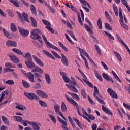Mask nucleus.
Instances as JSON below:
<instances>
[{"instance_id": "obj_1", "label": "nucleus", "mask_w": 130, "mask_h": 130, "mask_svg": "<svg viewBox=\"0 0 130 130\" xmlns=\"http://www.w3.org/2000/svg\"><path fill=\"white\" fill-rule=\"evenodd\" d=\"M31 36L30 37L32 38V39H34L35 40H36L37 39H39V42L41 43H42V40H41V37L39 36V34H41V31L40 30L38 29H35L31 31Z\"/></svg>"}, {"instance_id": "obj_2", "label": "nucleus", "mask_w": 130, "mask_h": 130, "mask_svg": "<svg viewBox=\"0 0 130 130\" xmlns=\"http://www.w3.org/2000/svg\"><path fill=\"white\" fill-rule=\"evenodd\" d=\"M119 16L120 17V23L121 26L125 30H128V26L123 22V16L122 15V11L121 8H119Z\"/></svg>"}, {"instance_id": "obj_3", "label": "nucleus", "mask_w": 130, "mask_h": 130, "mask_svg": "<svg viewBox=\"0 0 130 130\" xmlns=\"http://www.w3.org/2000/svg\"><path fill=\"white\" fill-rule=\"evenodd\" d=\"M42 38L44 40V41L45 42L47 46H49L50 48H53V49H55V50H57V51H59L60 52H61L58 48H57L56 46L53 45L52 44L50 43V42L47 41V38H46V37L44 36V35H42Z\"/></svg>"}, {"instance_id": "obj_4", "label": "nucleus", "mask_w": 130, "mask_h": 130, "mask_svg": "<svg viewBox=\"0 0 130 130\" xmlns=\"http://www.w3.org/2000/svg\"><path fill=\"white\" fill-rule=\"evenodd\" d=\"M72 84L73 85L70 84H66V86H67V87L68 88V89H69V90H70V91H72V92H74V93H78L79 91L78 90V89H77V88H76V82H75L74 80L72 81H70V82H69V84Z\"/></svg>"}, {"instance_id": "obj_5", "label": "nucleus", "mask_w": 130, "mask_h": 130, "mask_svg": "<svg viewBox=\"0 0 130 130\" xmlns=\"http://www.w3.org/2000/svg\"><path fill=\"white\" fill-rule=\"evenodd\" d=\"M65 97L67 99V100L69 102H70V103H71V104H73V105H74V106H75L76 107H77L78 114H79V115L80 116H82V115H81V113L79 111V109L78 108V103L75 100H74L73 99H72L71 98L68 96V95L67 94H65Z\"/></svg>"}, {"instance_id": "obj_6", "label": "nucleus", "mask_w": 130, "mask_h": 130, "mask_svg": "<svg viewBox=\"0 0 130 130\" xmlns=\"http://www.w3.org/2000/svg\"><path fill=\"white\" fill-rule=\"evenodd\" d=\"M78 71L84 78V79H83V82H84V83H85L86 85L89 86V87H90V88H93V84L91 83V82H90L89 81H88V78H87V76H86V75L84 74L83 72H82V71H81L80 69H78Z\"/></svg>"}, {"instance_id": "obj_7", "label": "nucleus", "mask_w": 130, "mask_h": 130, "mask_svg": "<svg viewBox=\"0 0 130 130\" xmlns=\"http://www.w3.org/2000/svg\"><path fill=\"white\" fill-rule=\"evenodd\" d=\"M54 109L56 113V114H59V115H60L61 117H62V118H63V119H64V120H67V119H66V117H64V116H63V115L62 114V113L61 112H60V106H59V105H55L54 106Z\"/></svg>"}, {"instance_id": "obj_8", "label": "nucleus", "mask_w": 130, "mask_h": 130, "mask_svg": "<svg viewBox=\"0 0 130 130\" xmlns=\"http://www.w3.org/2000/svg\"><path fill=\"white\" fill-rule=\"evenodd\" d=\"M24 94L25 96H26V97L29 98L30 100H33L34 99H35V100H38L39 99L38 96L33 93H28L27 92H24Z\"/></svg>"}, {"instance_id": "obj_9", "label": "nucleus", "mask_w": 130, "mask_h": 130, "mask_svg": "<svg viewBox=\"0 0 130 130\" xmlns=\"http://www.w3.org/2000/svg\"><path fill=\"white\" fill-rule=\"evenodd\" d=\"M94 91L93 93L94 97L96 98V100H98V101H99L100 103H101V104H105V102H104L103 100L99 99V98L97 95H96L99 94V90H98V88H97V87L94 86Z\"/></svg>"}, {"instance_id": "obj_10", "label": "nucleus", "mask_w": 130, "mask_h": 130, "mask_svg": "<svg viewBox=\"0 0 130 130\" xmlns=\"http://www.w3.org/2000/svg\"><path fill=\"white\" fill-rule=\"evenodd\" d=\"M42 22L43 23V24H44V25H46V29H47V30H48V31H49L50 32H51V33H54V30H53V29H52V28L50 27V26H51V24L47 20L43 19L42 20Z\"/></svg>"}, {"instance_id": "obj_11", "label": "nucleus", "mask_w": 130, "mask_h": 130, "mask_svg": "<svg viewBox=\"0 0 130 130\" xmlns=\"http://www.w3.org/2000/svg\"><path fill=\"white\" fill-rule=\"evenodd\" d=\"M36 93L38 96L41 97L42 98H48V95L47 93H45L42 90H36Z\"/></svg>"}, {"instance_id": "obj_12", "label": "nucleus", "mask_w": 130, "mask_h": 130, "mask_svg": "<svg viewBox=\"0 0 130 130\" xmlns=\"http://www.w3.org/2000/svg\"><path fill=\"white\" fill-rule=\"evenodd\" d=\"M18 29L19 30V32L23 37H27L29 35V31L24 29L21 26H18Z\"/></svg>"}, {"instance_id": "obj_13", "label": "nucleus", "mask_w": 130, "mask_h": 130, "mask_svg": "<svg viewBox=\"0 0 130 130\" xmlns=\"http://www.w3.org/2000/svg\"><path fill=\"white\" fill-rule=\"evenodd\" d=\"M57 119L58 120L60 123H61V127L62 129L64 130H69L68 127H67V126L68 125V123L67 122L64 121V120H62V119L60 118V117L57 116Z\"/></svg>"}, {"instance_id": "obj_14", "label": "nucleus", "mask_w": 130, "mask_h": 130, "mask_svg": "<svg viewBox=\"0 0 130 130\" xmlns=\"http://www.w3.org/2000/svg\"><path fill=\"white\" fill-rule=\"evenodd\" d=\"M18 16L23 21H26L27 23H29V19H28V15L25 13H23L22 15L21 13L17 12Z\"/></svg>"}, {"instance_id": "obj_15", "label": "nucleus", "mask_w": 130, "mask_h": 130, "mask_svg": "<svg viewBox=\"0 0 130 130\" xmlns=\"http://www.w3.org/2000/svg\"><path fill=\"white\" fill-rule=\"evenodd\" d=\"M6 46H12V47H17V42H15V41H12L11 40H9L6 42Z\"/></svg>"}, {"instance_id": "obj_16", "label": "nucleus", "mask_w": 130, "mask_h": 130, "mask_svg": "<svg viewBox=\"0 0 130 130\" xmlns=\"http://www.w3.org/2000/svg\"><path fill=\"white\" fill-rule=\"evenodd\" d=\"M30 125L32 126V128L34 130H40V127L41 126V124L40 123L37 122H31V124H30Z\"/></svg>"}, {"instance_id": "obj_17", "label": "nucleus", "mask_w": 130, "mask_h": 130, "mask_svg": "<svg viewBox=\"0 0 130 130\" xmlns=\"http://www.w3.org/2000/svg\"><path fill=\"white\" fill-rule=\"evenodd\" d=\"M61 62L64 64V66H66V67H68L69 66V60H68V58H67V57L64 56L63 54H61Z\"/></svg>"}, {"instance_id": "obj_18", "label": "nucleus", "mask_w": 130, "mask_h": 130, "mask_svg": "<svg viewBox=\"0 0 130 130\" xmlns=\"http://www.w3.org/2000/svg\"><path fill=\"white\" fill-rule=\"evenodd\" d=\"M108 93L111 96L112 98H115L116 99H117V94L114 92V91L112 90L111 88H108L107 89Z\"/></svg>"}, {"instance_id": "obj_19", "label": "nucleus", "mask_w": 130, "mask_h": 130, "mask_svg": "<svg viewBox=\"0 0 130 130\" xmlns=\"http://www.w3.org/2000/svg\"><path fill=\"white\" fill-rule=\"evenodd\" d=\"M32 57H33L35 61H36V62H37V63L38 64H39V66H40V67L44 66V64L43 63V62H42V61H41V60H40V59H39V58H38V57H36V56L32 55Z\"/></svg>"}, {"instance_id": "obj_20", "label": "nucleus", "mask_w": 130, "mask_h": 130, "mask_svg": "<svg viewBox=\"0 0 130 130\" xmlns=\"http://www.w3.org/2000/svg\"><path fill=\"white\" fill-rule=\"evenodd\" d=\"M9 56L10 58V60L14 63H19V62H20V60L17 56L12 55H9Z\"/></svg>"}, {"instance_id": "obj_21", "label": "nucleus", "mask_w": 130, "mask_h": 130, "mask_svg": "<svg viewBox=\"0 0 130 130\" xmlns=\"http://www.w3.org/2000/svg\"><path fill=\"white\" fill-rule=\"evenodd\" d=\"M60 74L62 76V79L65 83H69V82H70V79L68 78V76H67V73L60 71Z\"/></svg>"}, {"instance_id": "obj_22", "label": "nucleus", "mask_w": 130, "mask_h": 130, "mask_svg": "<svg viewBox=\"0 0 130 130\" xmlns=\"http://www.w3.org/2000/svg\"><path fill=\"white\" fill-rule=\"evenodd\" d=\"M25 63L29 69H33L35 67V64L32 61H26Z\"/></svg>"}, {"instance_id": "obj_23", "label": "nucleus", "mask_w": 130, "mask_h": 130, "mask_svg": "<svg viewBox=\"0 0 130 130\" xmlns=\"http://www.w3.org/2000/svg\"><path fill=\"white\" fill-rule=\"evenodd\" d=\"M82 113H83V115L82 116V117H83V118H84L85 119H86V120H87V121L88 122L91 123V120H90L88 117L87 116L89 115L88 114V113H87V112H86V111H85V110L84 109V108H82Z\"/></svg>"}, {"instance_id": "obj_24", "label": "nucleus", "mask_w": 130, "mask_h": 130, "mask_svg": "<svg viewBox=\"0 0 130 130\" xmlns=\"http://www.w3.org/2000/svg\"><path fill=\"white\" fill-rule=\"evenodd\" d=\"M32 73H35V72H38L40 73V74H43V70L41 68L35 66V67L31 70Z\"/></svg>"}, {"instance_id": "obj_25", "label": "nucleus", "mask_w": 130, "mask_h": 130, "mask_svg": "<svg viewBox=\"0 0 130 130\" xmlns=\"http://www.w3.org/2000/svg\"><path fill=\"white\" fill-rule=\"evenodd\" d=\"M45 79L46 80V82L47 84L48 85H50V84H51V78L50 77V76L48 73L45 74Z\"/></svg>"}, {"instance_id": "obj_26", "label": "nucleus", "mask_w": 130, "mask_h": 130, "mask_svg": "<svg viewBox=\"0 0 130 130\" xmlns=\"http://www.w3.org/2000/svg\"><path fill=\"white\" fill-rule=\"evenodd\" d=\"M104 33L109 38V41L110 42V43H113V41L114 40V37L112 36V35H111L110 33L107 32V31H104Z\"/></svg>"}, {"instance_id": "obj_27", "label": "nucleus", "mask_w": 130, "mask_h": 130, "mask_svg": "<svg viewBox=\"0 0 130 130\" xmlns=\"http://www.w3.org/2000/svg\"><path fill=\"white\" fill-rule=\"evenodd\" d=\"M68 93L69 94V95H71V97H72L73 99H75V100H77V101H80V96H79L78 94L76 93H73L70 91H68Z\"/></svg>"}, {"instance_id": "obj_28", "label": "nucleus", "mask_w": 130, "mask_h": 130, "mask_svg": "<svg viewBox=\"0 0 130 130\" xmlns=\"http://www.w3.org/2000/svg\"><path fill=\"white\" fill-rule=\"evenodd\" d=\"M26 75L30 82H31V83H34V75H33V73L28 72Z\"/></svg>"}, {"instance_id": "obj_29", "label": "nucleus", "mask_w": 130, "mask_h": 130, "mask_svg": "<svg viewBox=\"0 0 130 130\" xmlns=\"http://www.w3.org/2000/svg\"><path fill=\"white\" fill-rule=\"evenodd\" d=\"M42 52H43V53H44V54L45 55L48 56V57H51V58H52V59H53V60H55V58L54 57V56H52V55H51V54H50L47 51H46L45 50H43L42 51Z\"/></svg>"}, {"instance_id": "obj_30", "label": "nucleus", "mask_w": 130, "mask_h": 130, "mask_svg": "<svg viewBox=\"0 0 130 130\" xmlns=\"http://www.w3.org/2000/svg\"><path fill=\"white\" fill-rule=\"evenodd\" d=\"M102 108L105 113L108 114V115H112V113L110 112L109 110L107 109V108H106V107H105L104 105L102 106Z\"/></svg>"}, {"instance_id": "obj_31", "label": "nucleus", "mask_w": 130, "mask_h": 130, "mask_svg": "<svg viewBox=\"0 0 130 130\" xmlns=\"http://www.w3.org/2000/svg\"><path fill=\"white\" fill-rule=\"evenodd\" d=\"M79 51L80 52L81 54H83V55H85V56H86L87 57L88 59H90L91 57L88 55V53L84 49H81V48H79Z\"/></svg>"}, {"instance_id": "obj_32", "label": "nucleus", "mask_w": 130, "mask_h": 130, "mask_svg": "<svg viewBox=\"0 0 130 130\" xmlns=\"http://www.w3.org/2000/svg\"><path fill=\"white\" fill-rule=\"evenodd\" d=\"M22 56L23 57L28 59V60L32 59V56H31V54L29 52H26L25 54L23 53Z\"/></svg>"}, {"instance_id": "obj_33", "label": "nucleus", "mask_w": 130, "mask_h": 130, "mask_svg": "<svg viewBox=\"0 0 130 130\" xmlns=\"http://www.w3.org/2000/svg\"><path fill=\"white\" fill-rule=\"evenodd\" d=\"M13 117L14 120L17 122H22V121H23V118L20 116H14Z\"/></svg>"}, {"instance_id": "obj_34", "label": "nucleus", "mask_w": 130, "mask_h": 130, "mask_svg": "<svg viewBox=\"0 0 130 130\" xmlns=\"http://www.w3.org/2000/svg\"><path fill=\"white\" fill-rule=\"evenodd\" d=\"M61 109L62 112H67L68 111V109H67V106L64 102H62L61 105Z\"/></svg>"}, {"instance_id": "obj_35", "label": "nucleus", "mask_w": 130, "mask_h": 130, "mask_svg": "<svg viewBox=\"0 0 130 130\" xmlns=\"http://www.w3.org/2000/svg\"><path fill=\"white\" fill-rule=\"evenodd\" d=\"M94 74L95 75V77H96L97 79H98V80L99 81H100L101 82H102V81H103V79H102V77H101L100 76V75L99 74V73H98V72H97V70H94Z\"/></svg>"}, {"instance_id": "obj_36", "label": "nucleus", "mask_w": 130, "mask_h": 130, "mask_svg": "<svg viewBox=\"0 0 130 130\" xmlns=\"http://www.w3.org/2000/svg\"><path fill=\"white\" fill-rule=\"evenodd\" d=\"M2 120L5 124L6 125H10V121H8V118L4 116L2 117Z\"/></svg>"}, {"instance_id": "obj_37", "label": "nucleus", "mask_w": 130, "mask_h": 130, "mask_svg": "<svg viewBox=\"0 0 130 130\" xmlns=\"http://www.w3.org/2000/svg\"><path fill=\"white\" fill-rule=\"evenodd\" d=\"M12 50L13 51V52H15V53H16L18 55H23V53L22 51H21V50H19L18 49L13 48Z\"/></svg>"}, {"instance_id": "obj_38", "label": "nucleus", "mask_w": 130, "mask_h": 130, "mask_svg": "<svg viewBox=\"0 0 130 130\" xmlns=\"http://www.w3.org/2000/svg\"><path fill=\"white\" fill-rule=\"evenodd\" d=\"M3 34L7 37V38H9V39H12V36L6 30V29H3Z\"/></svg>"}, {"instance_id": "obj_39", "label": "nucleus", "mask_w": 130, "mask_h": 130, "mask_svg": "<svg viewBox=\"0 0 130 130\" xmlns=\"http://www.w3.org/2000/svg\"><path fill=\"white\" fill-rule=\"evenodd\" d=\"M113 9L116 17H118V9L117 8V6H116V5H113Z\"/></svg>"}, {"instance_id": "obj_40", "label": "nucleus", "mask_w": 130, "mask_h": 130, "mask_svg": "<svg viewBox=\"0 0 130 130\" xmlns=\"http://www.w3.org/2000/svg\"><path fill=\"white\" fill-rule=\"evenodd\" d=\"M30 20L31 21V25L32 27H35L36 28L37 27V22H36V20L34 19L33 17H30Z\"/></svg>"}, {"instance_id": "obj_41", "label": "nucleus", "mask_w": 130, "mask_h": 130, "mask_svg": "<svg viewBox=\"0 0 130 130\" xmlns=\"http://www.w3.org/2000/svg\"><path fill=\"white\" fill-rule=\"evenodd\" d=\"M5 84L6 85H9L10 86H13L15 84V81L13 80H8L5 82Z\"/></svg>"}, {"instance_id": "obj_42", "label": "nucleus", "mask_w": 130, "mask_h": 130, "mask_svg": "<svg viewBox=\"0 0 130 130\" xmlns=\"http://www.w3.org/2000/svg\"><path fill=\"white\" fill-rule=\"evenodd\" d=\"M112 74L114 76V77L116 79V80H117V81L119 82V83H121V80H120L119 77H118V76H117V74H116V73H115V72H114L113 71H112Z\"/></svg>"}, {"instance_id": "obj_43", "label": "nucleus", "mask_w": 130, "mask_h": 130, "mask_svg": "<svg viewBox=\"0 0 130 130\" xmlns=\"http://www.w3.org/2000/svg\"><path fill=\"white\" fill-rule=\"evenodd\" d=\"M30 11L33 15H36V8H35L34 5H30Z\"/></svg>"}, {"instance_id": "obj_44", "label": "nucleus", "mask_w": 130, "mask_h": 130, "mask_svg": "<svg viewBox=\"0 0 130 130\" xmlns=\"http://www.w3.org/2000/svg\"><path fill=\"white\" fill-rule=\"evenodd\" d=\"M98 26L100 30H101L102 29V21H101V18H99L98 19V22H97Z\"/></svg>"}, {"instance_id": "obj_45", "label": "nucleus", "mask_w": 130, "mask_h": 130, "mask_svg": "<svg viewBox=\"0 0 130 130\" xmlns=\"http://www.w3.org/2000/svg\"><path fill=\"white\" fill-rule=\"evenodd\" d=\"M58 44L64 51H66V52L68 51V48H67V47H65L64 45L61 43V42H59Z\"/></svg>"}, {"instance_id": "obj_46", "label": "nucleus", "mask_w": 130, "mask_h": 130, "mask_svg": "<svg viewBox=\"0 0 130 130\" xmlns=\"http://www.w3.org/2000/svg\"><path fill=\"white\" fill-rule=\"evenodd\" d=\"M22 83L24 87V88H29L30 87V84L28 83L26 80H23Z\"/></svg>"}, {"instance_id": "obj_47", "label": "nucleus", "mask_w": 130, "mask_h": 130, "mask_svg": "<svg viewBox=\"0 0 130 130\" xmlns=\"http://www.w3.org/2000/svg\"><path fill=\"white\" fill-rule=\"evenodd\" d=\"M68 119L71 125H72L73 128H76V125H75V123H74V121L73 120V119H72L71 116H68Z\"/></svg>"}, {"instance_id": "obj_48", "label": "nucleus", "mask_w": 130, "mask_h": 130, "mask_svg": "<svg viewBox=\"0 0 130 130\" xmlns=\"http://www.w3.org/2000/svg\"><path fill=\"white\" fill-rule=\"evenodd\" d=\"M22 124H23V125H24V126H27V125H28V124H30V125H31V122H30V121H28V120H25L24 121L22 120V121H21Z\"/></svg>"}, {"instance_id": "obj_49", "label": "nucleus", "mask_w": 130, "mask_h": 130, "mask_svg": "<svg viewBox=\"0 0 130 130\" xmlns=\"http://www.w3.org/2000/svg\"><path fill=\"white\" fill-rule=\"evenodd\" d=\"M39 104H40L42 107H47V104H46V103L42 100H40L39 101Z\"/></svg>"}, {"instance_id": "obj_50", "label": "nucleus", "mask_w": 130, "mask_h": 130, "mask_svg": "<svg viewBox=\"0 0 130 130\" xmlns=\"http://www.w3.org/2000/svg\"><path fill=\"white\" fill-rule=\"evenodd\" d=\"M113 53H114L115 55L116 56L117 58L119 60V61H121L122 60V58H121V56L117 52H116L115 51H114Z\"/></svg>"}, {"instance_id": "obj_51", "label": "nucleus", "mask_w": 130, "mask_h": 130, "mask_svg": "<svg viewBox=\"0 0 130 130\" xmlns=\"http://www.w3.org/2000/svg\"><path fill=\"white\" fill-rule=\"evenodd\" d=\"M15 107L20 110H25V109H26V107L23 106L22 105H17Z\"/></svg>"}, {"instance_id": "obj_52", "label": "nucleus", "mask_w": 130, "mask_h": 130, "mask_svg": "<svg viewBox=\"0 0 130 130\" xmlns=\"http://www.w3.org/2000/svg\"><path fill=\"white\" fill-rule=\"evenodd\" d=\"M48 116L54 123H56V119H55V117L53 115L48 114Z\"/></svg>"}, {"instance_id": "obj_53", "label": "nucleus", "mask_w": 130, "mask_h": 130, "mask_svg": "<svg viewBox=\"0 0 130 130\" xmlns=\"http://www.w3.org/2000/svg\"><path fill=\"white\" fill-rule=\"evenodd\" d=\"M11 30L12 32H16L17 31V26L14 23L11 24Z\"/></svg>"}, {"instance_id": "obj_54", "label": "nucleus", "mask_w": 130, "mask_h": 130, "mask_svg": "<svg viewBox=\"0 0 130 130\" xmlns=\"http://www.w3.org/2000/svg\"><path fill=\"white\" fill-rule=\"evenodd\" d=\"M81 94L83 98H86V97H87V92H86V90L84 89H81Z\"/></svg>"}, {"instance_id": "obj_55", "label": "nucleus", "mask_w": 130, "mask_h": 130, "mask_svg": "<svg viewBox=\"0 0 130 130\" xmlns=\"http://www.w3.org/2000/svg\"><path fill=\"white\" fill-rule=\"evenodd\" d=\"M5 67L6 68H16V66H15V65H13L10 62H6L5 63Z\"/></svg>"}, {"instance_id": "obj_56", "label": "nucleus", "mask_w": 130, "mask_h": 130, "mask_svg": "<svg viewBox=\"0 0 130 130\" xmlns=\"http://www.w3.org/2000/svg\"><path fill=\"white\" fill-rule=\"evenodd\" d=\"M84 27L85 28L86 31H87V32L92 33V29H91V28L90 27V26H89V25H88L87 24H84Z\"/></svg>"}, {"instance_id": "obj_57", "label": "nucleus", "mask_w": 130, "mask_h": 130, "mask_svg": "<svg viewBox=\"0 0 130 130\" xmlns=\"http://www.w3.org/2000/svg\"><path fill=\"white\" fill-rule=\"evenodd\" d=\"M10 2L13 4L16 8H19V7H20L19 3L14 0H10Z\"/></svg>"}, {"instance_id": "obj_58", "label": "nucleus", "mask_w": 130, "mask_h": 130, "mask_svg": "<svg viewBox=\"0 0 130 130\" xmlns=\"http://www.w3.org/2000/svg\"><path fill=\"white\" fill-rule=\"evenodd\" d=\"M95 49L99 55H101V50H100V48L99 47V46L98 45L96 44L95 45Z\"/></svg>"}, {"instance_id": "obj_59", "label": "nucleus", "mask_w": 130, "mask_h": 130, "mask_svg": "<svg viewBox=\"0 0 130 130\" xmlns=\"http://www.w3.org/2000/svg\"><path fill=\"white\" fill-rule=\"evenodd\" d=\"M73 120L76 122V124L80 127H82V125H81V123L80 122V121L78 120V119L76 118H73Z\"/></svg>"}, {"instance_id": "obj_60", "label": "nucleus", "mask_w": 130, "mask_h": 130, "mask_svg": "<svg viewBox=\"0 0 130 130\" xmlns=\"http://www.w3.org/2000/svg\"><path fill=\"white\" fill-rule=\"evenodd\" d=\"M67 32L68 33V34H69V35H71V37H72V38L74 39V40L77 41V39H76V37H75V35L73 33V31H70V30H68Z\"/></svg>"}, {"instance_id": "obj_61", "label": "nucleus", "mask_w": 130, "mask_h": 130, "mask_svg": "<svg viewBox=\"0 0 130 130\" xmlns=\"http://www.w3.org/2000/svg\"><path fill=\"white\" fill-rule=\"evenodd\" d=\"M46 5L47 6V7L48 8L50 12H51V13H53V14L55 13V11H54V9H53V8H52L51 6H50V5L48 4H46Z\"/></svg>"}, {"instance_id": "obj_62", "label": "nucleus", "mask_w": 130, "mask_h": 130, "mask_svg": "<svg viewBox=\"0 0 130 130\" xmlns=\"http://www.w3.org/2000/svg\"><path fill=\"white\" fill-rule=\"evenodd\" d=\"M102 76L105 80H106V81H110V78H109V77L108 76V75H107V74L105 73H103Z\"/></svg>"}, {"instance_id": "obj_63", "label": "nucleus", "mask_w": 130, "mask_h": 130, "mask_svg": "<svg viewBox=\"0 0 130 130\" xmlns=\"http://www.w3.org/2000/svg\"><path fill=\"white\" fill-rule=\"evenodd\" d=\"M51 53H52V54H53V55H54V56H55V57H56L57 58H58L59 59H60V58H61V57L59 55H58V54H57L56 52L53 51H51Z\"/></svg>"}, {"instance_id": "obj_64", "label": "nucleus", "mask_w": 130, "mask_h": 130, "mask_svg": "<svg viewBox=\"0 0 130 130\" xmlns=\"http://www.w3.org/2000/svg\"><path fill=\"white\" fill-rule=\"evenodd\" d=\"M51 53H52V54H53V55H54V56H55V57H56L57 58H58L59 59H60V58H61V57L59 55H58V54H57L56 52L53 51H51Z\"/></svg>"}]
</instances>
